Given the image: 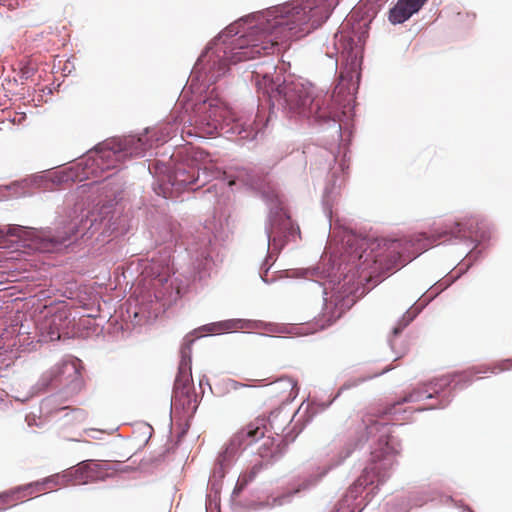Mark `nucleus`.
Returning <instances> with one entry per match:
<instances>
[{"mask_svg": "<svg viewBox=\"0 0 512 512\" xmlns=\"http://www.w3.org/2000/svg\"><path fill=\"white\" fill-rule=\"evenodd\" d=\"M217 327L219 329H217L216 331H232V330H236L238 328H242V325H241V320H227V321L218 323Z\"/></svg>", "mask_w": 512, "mask_h": 512, "instance_id": "obj_18", "label": "nucleus"}, {"mask_svg": "<svg viewBox=\"0 0 512 512\" xmlns=\"http://www.w3.org/2000/svg\"><path fill=\"white\" fill-rule=\"evenodd\" d=\"M340 0H305L300 5L286 3L257 14L249 21L248 31L234 40L229 52L219 57L212 78L225 74L229 64L271 55L276 47L297 39L321 26Z\"/></svg>", "mask_w": 512, "mask_h": 512, "instance_id": "obj_1", "label": "nucleus"}, {"mask_svg": "<svg viewBox=\"0 0 512 512\" xmlns=\"http://www.w3.org/2000/svg\"><path fill=\"white\" fill-rule=\"evenodd\" d=\"M97 219L95 218L94 214L87 215L85 218H82L77 223H69L67 227H64L63 232H57V235L48 238L43 245L41 246L42 250L50 251L53 249L56 245H62L66 241L70 240L73 236H77L80 234L81 236L86 235L90 230L97 229Z\"/></svg>", "mask_w": 512, "mask_h": 512, "instance_id": "obj_8", "label": "nucleus"}, {"mask_svg": "<svg viewBox=\"0 0 512 512\" xmlns=\"http://www.w3.org/2000/svg\"><path fill=\"white\" fill-rule=\"evenodd\" d=\"M281 416L280 411H274L269 418L257 417L241 427L231 438L228 449L231 452L244 450L262 439L267 430V422L270 427L277 433L282 429V425H277L278 418Z\"/></svg>", "mask_w": 512, "mask_h": 512, "instance_id": "obj_5", "label": "nucleus"}, {"mask_svg": "<svg viewBox=\"0 0 512 512\" xmlns=\"http://www.w3.org/2000/svg\"><path fill=\"white\" fill-rule=\"evenodd\" d=\"M182 361L179 365V371L174 383L173 390H184L194 388L191 375L190 358L185 359L184 351H182Z\"/></svg>", "mask_w": 512, "mask_h": 512, "instance_id": "obj_13", "label": "nucleus"}, {"mask_svg": "<svg viewBox=\"0 0 512 512\" xmlns=\"http://www.w3.org/2000/svg\"><path fill=\"white\" fill-rule=\"evenodd\" d=\"M334 321H335V318H334V319L329 318V319H328V321H327V323H326V324H323L321 327H322V328H324V327H326V326H329V325H331Z\"/></svg>", "mask_w": 512, "mask_h": 512, "instance_id": "obj_29", "label": "nucleus"}, {"mask_svg": "<svg viewBox=\"0 0 512 512\" xmlns=\"http://www.w3.org/2000/svg\"><path fill=\"white\" fill-rule=\"evenodd\" d=\"M427 0H399L389 11V20L393 24H401L418 12Z\"/></svg>", "mask_w": 512, "mask_h": 512, "instance_id": "obj_10", "label": "nucleus"}, {"mask_svg": "<svg viewBox=\"0 0 512 512\" xmlns=\"http://www.w3.org/2000/svg\"><path fill=\"white\" fill-rule=\"evenodd\" d=\"M286 423H288V419H287V417H285V418L282 420V425H283V424H286Z\"/></svg>", "mask_w": 512, "mask_h": 512, "instance_id": "obj_31", "label": "nucleus"}, {"mask_svg": "<svg viewBox=\"0 0 512 512\" xmlns=\"http://www.w3.org/2000/svg\"><path fill=\"white\" fill-rule=\"evenodd\" d=\"M258 454L262 459H274L280 454L279 445L275 444L273 438L268 437L259 447Z\"/></svg>", "mask_w": 512, "mask_h": 512, "instance_id": "obj_15", "label": "nucleus"}, {"mask_svg": "<svg viewBox=\"0 0 512 512\" xmlns=\"http://www.w3.org/2000/svg\"><path fill=\"white\" fill-rule=\"evenodd\" d=\"M384 481V475L381 476V478L378 480V482H383Z\"/></svg>", "mask_w": 512, "mask_h": 512, "instance_id": "obj_32", "label": "nucleus"}, {"mask_svg": "<svg viewBox=\"0 0 512 512\" xmlns=\"http://www.w3.org/2000/svg\"><path fill=\"white\" fill-rule=\"evenodd\" d=\"M459 376H460V377H465V378H467V376H466V374H465V373H464V374H459Z\"/></svg>", "mask_w": 512, "mask_h": 512, "instance_id": "obj_34", "label": "nucleus"}, {"mask_svg": "<svg viewBox=\"0 0 512 512\" xmlns=\"http://www.w3.org/2000/svg\"><path fill=\"white\" fill-rule=\"evenodd\" d=\"M199 175L195 177L194 173L191 176H186L184 171L178 170L176 172V178L179 182L183 183L184 185H193L198 180Z\"/></svg>", "mask_w": 512, "mask_h": 512, "instance_id": "obj_19", "label": "nucleus"}, {"mask_svg": "<svg viewBox=\"0 0 512 512\" xmlns=\"http://www.w3.org/2000/svg\"><path fill=\"white\" fill-rule=\"evenodd\" d=\"M199 110H202L204 115L196 122V132L201 137L217 134L221 128V121L226 114L225 109L217 103L214 104L213 101H208L204 102Z\"/></svg>", "mask_w": 512, "mask_h": 512, "instance_id": "obj_7", "label": "nucleus"}, {"mask_svg": "<svg viewBox=\"0 0 512 512\" xmlns=\"http://www.w3.org/2000/svg\"><path fill=\"white\" fill-rule=\"evenodd\" d=\"M50 334H51V336H50V338H51V339H53V338H54V335H56V336H57V339H58V338H60L59 333L51 332Z\"/></svg>", "mask_w": 512, "mask_h": 512, "instance_id": "obj_30", "label": "nucleus"}, {"mask_svg": "<svg viewBox=\"0 0 512 512\" xmlns=\"http://www.w3.org/2000/svg\"><path fill=\"white\" fill-rule=\"evenodd\" d=\"M259 470H260V466L255 465L249 473H244V474L240 475L238 478L234 492L242 491L248 485V483L251 482L255 478V476Z\"/></svg>", "mask_w": 512, "mask_h": 512, "instance_id": "obj_16", "label": "nucleus"}, {"mask_svg": "<svg viewBox=\"0 0 512 512\" xmlns=\"http://www.w3.org/2000/svg\"><path fill=\"white\" fill-rule=\"evenodd\" d=\"M22 493L24 496L30 495L29 489H26V486H20L10 491L0 493V511L6 509L7 507L15 506L20 500V495Z\"/></svg>", "mask_w": 512, "mask_h": 512, "instance_id": "obj_14", "label": "nucleus"}, {"mask_svg": "<svg viewBox=\"0 0 512 512\" xmlns=\"http://www.w3.org/2000/svg\"><path fill=\"white\" fill-rule=\"evenodd\" d=\"M496 369H497L496 367H495V368H493V369L491 370V373H497V372H496Z\"/></svg>", "mask_w": 512, "mask_h": 512, "instance_id": "obj_33", "label": "nucleus"}, {"mask_svg": "<svg viewBox=\"0 0 512 512\" xmlns=\"http://www.w3.org/2000/svg\"><path fill=\"white\" fill-rule=\"evenodd\" d=\"M451 382L452 380H450L448 377H443L439 380V382L435 383V387L439 386L440 388H442L444 386L450 385Z\"/></svg>", "mask_w": 512, "mask_h": 512, "instance_id": "obj_24", "label": "nucleus"}, {"mask_svg": "<svg viewBox=\"0 0 512 512\" xmlns=\"http://www.w3.org/2000/svg\"><path fill=\"white\" fill-rule=\"evenodd\" d=\"M394 458H395V455H394L393 447L390 446L388 441L385 442V447L381 448L380 451L375 450V451L372 452V460H373V462L381 463L379 468H390V467H392V465L394 464ZM376 469H378L377 466L372 467L370 469L366 468L365 471H364L365 475L361 476L357 480V482L354 485V489L357 490V488L359 486L367 485L368 483L373 484L374 481L373 480L368 481L367 480V476L370 473V470L372 472H374V470H376Z\"/></svg>", "mask_w": 512, "mask_h": 512, "instance_id": "obj_9", "label": "nucleus"}, {"mask_svg": "<svg viewBox=\"0 0 512 512\" xmlns=\"http://www.w3.org/2000/svg\"><path fill=\"white\" fill-rule=\"evenodd\" d=\"M24 231V227L22 226H9L7 229V232H4L3 230H0V242L3 241L6 235L10 236H21V232Z\"/></svg>", "mask_w": 512, "mask_h": 512, "instance_id": "obj_20", "label": "nucleus"}, {"mask_svg": "<svg viewBox=\"0 0 512 512\" xmlns=\"http://www.w3.org/2000/svg\"><path fill=\"white\" fill-rule=\"evenodd\" d=\"M460 227H461V224H460V223H457V224H456V228L458 229V230H457V232H455V231L451 230V231H450V233L454 234V235H455V237H459V236H461V232H462V230H461V228H460Z\"/></svg>", "mask_w": 512, "mask_h": 512, "instance_id": "obj_26", "label": "nucleus"}, {"mask_svg": "<svg viewBox=\"0 0 512 512\" xmlns=\"http://www.w3.org/2000/svg\"><path fill=\"white\" fill-rule=\"evenodd\" d=\"M510 367V365L502 364L499 366L498 371H504L506 369H509Z\"/></svg>", "mask_w": 512, "mask_h": 512, "instance_id": "obj_28", "label": "nucleus"}, {"mask_svg": "<svg viewBox=\"0 0 512 512\" xmlns=\"http://www.w3.org/2000/svg\"><path fill=\"white\" fill-rule=\"evenodd\" d=\"M448 234V231L444 230L441 233L438 234L437 240H440L441 238L445 237Z\"/></svg>", "mask_w": 512, "mask_h": 512, "instance_id": "obj_27", "label": "nucleus"}, {"mask_svg": "<svg viewBox=\"0 0 512 512\" xmlns=\"http://www.w3.org/2000/svg\"><path fill=\"white\" fill-rule=\"evenodd\" d=\"M140 138L125 137L113 138L102 143L95 156L92 159V165H96L102 170L116 168L118 163L133 155H139L138 150Z\"/></svg>", "mask_w": 512, "mask_h": 512, "instance_id": "obj_4", "label": "nucleus"}, {"mask_svg": "<svg viewBox=\"0 0 512 512\" xmlns=\"http://www.w3.org/2000/svg\"><path fill=\"white\" fill-rule=\"evenodd\" d=\"M97 467V463L83 461L74 471H69L63 475H53L41 482L28 484L26 485V489H29V494H32L33 492H41L45 489H51L56 486H66L70 481H72V477H74L78 482H87L93 477L92 473Z\"/></svg>", "mask_w": 512, "mask_h": 512, "instance_id": "obj_6", "label": "nucleus"}, {"mask_svg": "<svg viewBox=\"0 0 512 512\" xmlns=\"http://www.w3.org/2000/svg\"><path fill=\"white\" fill-rule=\"evenodd\" d=\"M411 321V318L409 320H407L406 322H404L403 324H399L398 326H396L394 329H393V334L396 336L398 335L405 326L408 325V323Z\"/></svg>", "mask_w": 512, "mask_h": 512, "instance_id": "obj_25", "label": "nucleus"}, {"mask_svg": "<svg viewBox=\"0 0 512 512\" xmlns=\"http://www.w3.org/2000/svg\"><path fill=\"white\" fill-rule=\"evenodd\" d=\"M246 175L245 169H239L237 170L235 175H229L226 178L228 179V185L233 186L236 184L237 181H241L243 183H246V180L244 176Z\"/></svg>", "mask_w": 512, "mask_h": 512, "instance_id": "obj_21", "label": "nucleus"}, {"mask_svg": "<svg viewBox=\"0 0 512 512\" xmlns=\"http://www.w3.org/2000/svg\"><path fill=\"white\" fill-rule=\"evenodd\" d=\"M436 239L420 235L416 239L385 240L384 252L377 254L374 263L383 271H391L404 266L433 245Z\"/></svg>", "mask_w": 512, "mask_h": 512, "instance_id": "obj_3", "label": "nucleus"}, {"mask_svg": "<svg viewBox=\"0 0 512 512\" xmlns=\"http://www.w3.org/2000/svg\"><path fill=\"white\" fill-rule=\"evenodd\" d=\"M66 416H69L70 420L82 422L87 418V413L81 409H74L71 413H67Z\"/></svg>", "mask_w": 512, "mask_h": 512, "instance_id": "obj_22", "label": "nucleus"}, {"mask_svg": "<svg viewBox=\"0 0 512 512\" xmlns=\"http://www.w3.org/2000/svg\"><path fill=\"white\" fill-rule=\"evenodd\" d=\"M297 383L289 377H281L270 384L269 394L281 401H290L297 396Z\"/></svg>", "mask_w": 512, "mask_h": 512, "instance_id": "obj_11", "label": "nucleus"}, {"mask_svg": "<svg viewBox=\"0 0 512 512\" xmlns=\"http://www.w3.org/2000/svg\"><path fill=\"white\" fill-rule=\"evenodd\" d=\"M174 407L182 408L187 414H193L197 410L198 401L194 388L173 390Z\"/></svg>", "mask_w": 512, "mask_h": 512, "instance_id": "obj_12", "label": "nucleus"}, {"mask_svg": "<svg viewBox=\"0 0 512 512\" xmlns=\"http://www.w3.org/2000/svg\"><path fill=\"white\" fill-rule=\"evenodd\" d=\"M251 135V133H247L244 137H249Z\"/></svg>", "mask_w": 512, "mask_h": 512, "instance_id": "obj_36", "label": "nucleus"}, {"mask_svg": "<svg viewBox=\"0 0 512 512\" xmlns=\"http://www.w3.org/2000/svg\"><path fill=\"white\" fill-rule=\"evenodd\" d=\"M238 26H240V22H236L234 24H231L225 29L224 35H234L237 34L239 31L237 30Z\"/></svg>", "mask_w": 512, "mask_h": 512, "instance_id": "obj_23", "label": "nucleus"}, {"mask_svg": "<svg viewBox=\"0 0 512 512\" xmlns=\"http://www.w3.org/2000/svg\"><path fill=\"white\" fill-rule=\"evenodd\" d=\"M433 392H430L429 389H426L424 391H414L410 393L407 397L403 399L404 402H414V401H421L424 399H430L434 397V393H438V390L436 388L432 389Z\"/></svg>", "mask_w": 512, "mask_h": 512, "instance_id": "obj_17", "label": "nucleus"}, {"mask_svg": "<svg viewBox=\"0 0 512 512\" xmlns=\"http://www.w3.org/2000/svg\"><path fill=\"white\" fill-rule=\"evenodd\" d=\"M272 72H276L274 64L265 71H253L258 91L268 97L272 106L282 108L290 117L313 118L316 122L335 120L336 111L330 96L314 95L313 88L299 80L284 79L280 83V78L275 80Z\"/></svg>", "mask_w": 512, "mask_h": 512, "instance_id": "obj_2", "label": "nucleus"}, {"mask_svg": "<svg viewBox=\"0 0 512 512\" xmlns=\"http://www.w3.org/2000/svg\"><path fill=\"white\" fill-rule=\"evenodd\" d=\"M56 319H57V316L55 315L52 322L55 323Z\"/></svg>", "mask_w": 512, "mask_h": 512, "instance_id": "obj_35", "label": "nucleus"}]
</instances>
